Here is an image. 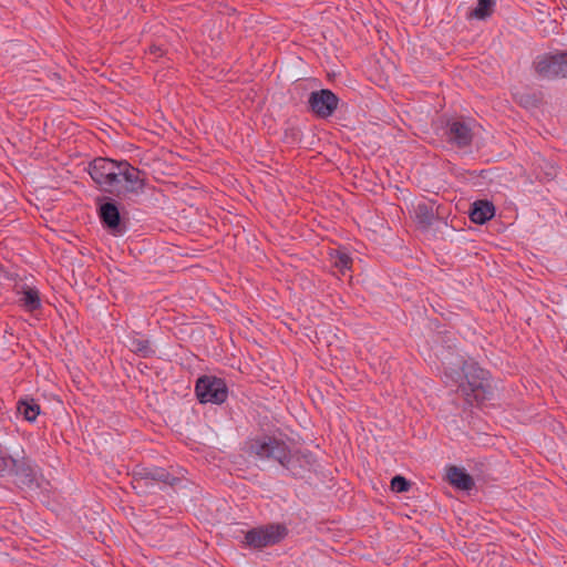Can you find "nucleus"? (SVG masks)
I'll return each instance as SVG.
<instances>
[{
    "label": "nucleus",
    "instance_id": "nucleus-1",
    "mask_svg": "<svg viewBox=\"0 0 567 567\" xmlns=\"http://www.w3.org/2000/svg\"><path fill=\"white\" fill-rule=\"evenodd\" d=\"M445 378L457 384L458 392L470 404H482L493 396L489 371L474 360H464L458 369L446 368Z\"/></svg>",
    "mask_w": 567,
    "mask_h": 567
},
{
    "label": "nucleus",
    "instance_id": "nucleus-2",
    "mask_svg": "<svg viewBox=\"0 0 567 567\" xmlns=\"http://www.w3.org/2000/svg\"><path fill=\"white\" fill-rule=\"evenodd\" d=\"M87 172L101 190L117 197L121 186L122 161L95 157L90 162Z\"/></svg>",
    "mask_w": 567,
    "mask_h": 567
},
{
    "label": "nucleus",
    "instance_id": "nucleus-3",
    "mask_svg": "<svg viewBox=\"0 0 567 567\" xmlns=\"http://www.w3.org/2000/svg\"><path fill=\"white\" fill-rule=\"evenodd\" d=\"M532 68L543 80L567 79V50L538 54Z\"/></svg>",
    "mask_w": 567,
    "mask_h": 567
},
{
    "label": "nucleus",
    "instance_id": "nucleus-4",
    "mask_svg": "<svg viewBox=\"0 0 567 567\" xmlns=\"http://www.w3.org/2000/svg\"><path fill=\"white\" fill-rule=\"evenodd\" d=\"M288 534L281 524H267L244 533L241 543L252 549H261L280 543Z\"/></svg>",
    "mask_w": 567,
    "mask_h": 567
},
{
    "label": "nucleus",
    "instance_id": "nucleus-5",
    "mask_svg": "<svg viewBox=\"0 0 567 567\" xmlns=\"http://www.w3.org/2000/svg\"><path fill=\"white\" fill-rule=\"evenodd\" d=\"M195 394L203 404H223L228 398V388L224 379L215 375H202L195 383Z\"/></svg>",
    "mask_w": 567,
    "mask_h": 567
},
{
    "label": "nucleus",
    "instance_id": "nucleus-6",
    "mask_svg": "<svg viewBox=\"0 0 567 567\" xmlns=\"http://www.w3.org/2000/svg\"><path fill=\"white\" fill-rule=\"evenodd\" d=\"M249 451L259 458L274 460L282 467H285L290 452L288 445L282 440L268 435L254 439L250 442Z\"/></svg>",
    "mask_w": 567,
    "mask_h": 567
},
{
    "label": "nucleus",
    "instance_id": "nucleus-7",
    "mask_svg": "<svg viewBox=\"0 0 567 567\" xmlns=\"http://www.w3.org/2000/svg\"><path fill=\"white\" fill-rule=\"evenodd\" d=\"M442 136L453 148L468 150L474 138L472 123L462 118H450L443 127Z\"/></svg>",
    "mask_w": 567,
    "mask_h": 567
},
{
    "label": "nucleus",
    "instance_id": "nucleus-8",
    "mask_svg": "<svg viewBox=\"0 0 567 567\" xmlns=\"http://www.w3.org/2000/svg\"><path fill=\"white\" fill-rule=\"evenodd\" d=\"M147 174L127 161H122L121 186L118 187L117 197L125 198L130 195H141L145 192Z\"/></svg>",
    "mask_w": 567,
    "mask_h": 567
},
{
    "label": "nucleus",
    "instance_id": "nucleus-9",
    "mask_svg": "<svg viewBox=\"0 0 567 567\" xmlns=\"http://www.w3.org/2000/svg\"><path fill=\"white\" fill-rule=\"evenodd\" d=\"M100 221L109 234L118 237L127 231V221L122 218L118 205L114 199L109 198L97 209Z\"/></svg>",
    "mask_w": 567,
    "mask_h": 567
},
{
    "label": "nucleus",
    "instance_id": "nucleus-10",
    "mask_svg": "<svg viewBox=\"0 0 567 567\" xmlns=\"http://www.w3.org/2000/svg\"><path fill=\"white\" fill-rule=\"evenodd\" d=\"M338 104L339 97L329 89L313 91L308 97V109L318 118L332 116Z\"/></svg>",
    "mask_w": 567,
    "mask_h": 567
},
{
    "label": "nucleus",
    "instance_id": "nucleus-11",
    "mask_svg": "<svg viewBox=\"0 0 567 567\" xmlns=\"http://www.w3.org/2000/svg\"><path fill=\"white\" fill-rule=\"evenodd\" d=\"M316 464L313 454L309 451H290L285 467L295 477H303L311 472Z\"/></svg>",
    "mask_w": 567,
    "mask_h": 567
},
{
    "label": "nucleus",
    "instance_id": "nucleus-12",
    "mask_svg": "<svg viewBox=\"0 0 567 567\" xmlns=\"http://www.w3.org/2000/svg\"><path fill=\"white\" fill-rule=\"evenodd\" d=\"M14 292L19 296V306L27 312H34L40 310L42 301L40 291L37 287L27 282H17L13 288Z\"/></svg>",
    "mask_w": 567,
    "mask_h": 567
},
{
    "label": "nucleus",
    "instance_id": "nucleus-13",
    "mask_svg": "<svg viewBox=\"0 0 567 567\" xmlns=\"http://www.w3.org/2000/svg\"><path fill=\"white\" fill-rule=\"evenodd\" d=\"M495 215V207L493 203L488 200H477L475 202L470 210V218L475 224H485L487 220L492 219Z\"/></svg>",
    "mask_w": 567,
    "mask_h": 567
},
{
    "label": "nucleus",
    "instance_id": "nucleus-14",
    "mask_svg": "<svg viewBox=\"0 0 567 567\" xmlns=\"http://www.w3.org/2000/svg\"><path fill=\"white\" fill-rule=\"evenodd\" d=\"M128 348L141 358H152L155 355L151 341L137 332L128 337Z\"/></svg>",
    "mask_w": 567,
    "mask_h": 567
},
{
    "label": "nucleus",
    "instance_id": "nucleus-15",
    "mask_svg": "<svg viewBox=\"0 0 567 567\" xmlns=\"http://www.w3.org/2000/svg\"><path fill=\"white\" fill-rule=\"evenodd\" d=\"M447 477L453 486L462 491H471L475 485L473 477L465 470L457 466L449 468Z\"/></svg>",
    "mask_w": 567,
    "mask_h": 567
},
{
    "label": "nucleus",
    "instance_id": "nucleus-16",
    "mask_svg": "<svg viewBox=\"0 0 567 567\" xmlns=\"http://www.w3.org/2000/svg\"><path fill=\"white\" fill-rule=\"evenodd\" d=\"M11 470L22 478L24 484H32L35 480V471L33 464L29 460H16L10 457Z\"/></svg>",
    "mask_w": 567,
    "mask_h": 567
},
{
    "label": "nucleus",
    "instance_id": "nucleus-17",
    "mask_svg": "<svg viewBox=\"0 0 567 567\" xmlns=\"http://www.w3.org/2000/svg\"><path fill=\"white\" fill-rule=\"evenodd\" d=\"M138 475L141 481H145L146 485L150 482H162L173 485V482L175 481V478L165 468L162 467L143 468Z\"/></svg>",
    "mask_w": 567,
    "mask_h": 567
},
{
    "label": "nucleus",
    "instance_id": "nucleus-18",
    "mask_svg": "<svg viewBox=\"0 0 567 567\" xmlns=\"http://www.w3.org/2000/svg\"><path fill=\"white\" fill-rule=\"evenodd\" d=\"M17 411L25 421L33 422L40 414V405L34 399H20L17 403Z\"/></svg>",
    "mask_w": 567,
    "mask_h": 567
},
{
    "label": "nucleus",
    "instance_id": "nucleus-19",
    "mask_svg": "<svg viewBox=\"0 0 567 567\" xmlns=\"http://www.w3.org/2000/svg\"><path fill=\"white\" fill-rule=\"evenodd\" d=\"M414 213L415 219L421 226L429 227L432 225L434 220V213L431 205L424 202L419 203L414 208Z\"/></svg>",
    "mask_w": 567,
    "mask_h": 567
},
{
    "label": "nucleus",
    "instance_id": "nucleus-20",
    "mask_svg": "<svg viewBox=\"0 0 567 567\" xmlns=\"http://www.w3.org/2000/svg\"><path fill=\"white\" fill-rule=\"evenodd\" d=\"M330 260L332 266L339 269L341 274H344L346 270L351 269L352 258L348 252L343 250L336 249L331 251Z\"/></svg>",
    "mask_w": 567,
    "mask_h": 567
},
{
    "label": "nucleus",
    "instance_id": "nucleus-21",
    "mask_svg": "<svg viewBox=\"0 0 567 567\" xmlns=\"http://www.w3.org/2000/svg\"><path fill=\"white\" fill-rule=\"evenodd\" d=\"M495 0H477L476 7L470 12V18L485 20L494 12Z\"/></svg>",
    "mask_w": 567,
    "mask_h": 567
},
{
    "label": "nucleus",
    "instance_id": "nucleus-22",
    "mask_svg": "<svg viewBox=\"0 0 567 567\" xmlns=\"http://www.w3.org/2000/svg\"><path fill=\"white\" fill-rule=\"evenodd\" d=\"M411 487V482L408 481L404 476L395 475L391 480V488L396 493L408 492Z\"/></svg>",
    "mask_w": 567,
    "mask_h": 567
},
{
    "label": "nucleus",
    "instance_id": "nucleus-23",
    "mask_svg": "<svg viewBox=\"0 0 567 567\" xmlns=\"http://www.w3.org/2000/svg\"><path fill=\"white\" fill-rule=\"evenodd\" d=\"M532 100H533V97L530 95L520 96L519 103L527 106L528 104H530Z\"/></svg>",
    "mask_w": 567,
    "mask_h": 567
},
{
    "label": "nucleus",
    "instance_id": "nucleus-24",
    "mask_svg": "<svg viewBox=\"0 0 567 567\" xmlns=\"http://www.w3.org/2000/svg\"><path fill=\"white\" fill-rule=\"evenodd\" d=\"M150 52L155 55H162L163 50L159 47L153 45L150 48Z\"/></svg>",
    "mask_w": 567,
    "mask_h": 567
}]
</instances>
